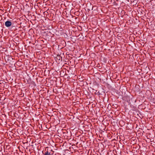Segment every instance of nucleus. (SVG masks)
<instances>
[{
    "instance_id": "7ed1b4c3",
    "label": "nucleus",
    "mask_w": 155,
    "mask_h": 155,
    "mask_svg": "<svg viewBox=\"0 0 155 155\" xmlns=\"http://www.w3.org/2000/svg\"><path fill=\"white\" fill-rule=\"evenodd\" d=\"M135 40H136V42H138V43H139L141 45H142V44L141 43V42H142L143 43V40L142 39H138V40L137 39H131V41L132 42H134V41L135 42Z\"/></svg>"
},
{
    "instance_id": "f03ea898",
    "label": "nucleus",
    "mask_w": 155,
    "mask_h": 155,
    "mask_svg": "<svg viewBox=\"0 0 155 155\" xmlns=\"http://www.w3.org/2000/svg\"><path fill=\"white\" fill-rule=\"evenodd\" d=\"M26 41L28 42L29 43H31L34 45L36 43L37 40H36V39H27ZM38 41H37V42Z\"/></svg>"
},
{
    "instance_id": "39448f33",
    "label": "nucleus",
    "mask_w": 155,
    "mask_h": 155,
    "mask_svg": "<svg viewBox=\"0 0 155 155\" xmlns=\"http://www.w3.org/2000/svg\"><path fill=\"white\" fill-rule=\"evenodd\" d=\"M97 41L99 44L98 45H102L103 44V41L101 40V39H97Z\"/></svg>"
},
{
    "instance_id": "0eeeda50",
    "label": "nucleus",
    "mask_w": 155,
    "mask_h": 155,
    "mask_svg": "<svg viewBox=\"0 0 155 155\" xmlns=\"http://www.w3.org/2000/svg\"><path fill=\"white\" fill-rule=\"evenodd\" d=\"M41 42V44H43V43H42V42H44V41L42 40H41L40 41Z\"/></svg>"
},
{
    "instance_id": "423d86ee",
    "label": "nucleus",
    "mask_w": 155,
    "mask_h": 155,
    "mask_svg": "<svg viewBox=\"0 0 155 155\" xmlns=\"http://www.w3.org/2000/svg\"><path fill=\"white\" fill-rule=\"evenodd\" d=\"M74 41H72L71 40V41H68V42H70L71 43L73 44L74 42L75 43V41H76V39H74Z\"/></svg>"
},
{
    "instance_id": "6e6552de",
    "label": "nucleus",
    "mask_w": 155,
    "mask_h": 155,
    "mask_svg": "<svg viewBox=\"0 0 155 155\" xmlns=\"http://www.w3.org/2000/svg\"><path fill=\"white\" fill-rule=\"evenodd\" d=\"M102 40H103V41H105V40H104V39H103Z\"/></svg>"
},
{
    "instance_id": "f257e3e1",
    "label": "nucleus",
    "mask_w": 155,
    "mask_h": 155,
    "mask_svg": "<svg viewBox=\"0 0 155 155\" xmlns=\"http://www.w3.org/2000/svg\"><path fill=\"white\" fill-rule=\"evenodd\" d=\"M54 151L50 148L49 149L48 147H46L45 148L44 155H52L53 154Z\"/></svg>"
},
{
    "instance_id": "20e7f679",
    "label": "nucleus",
    "mask_w": 155,
    "mask_h": 155,
    "mask_svg": "<svg viewBox=\"0 0 155 155\" xmlns=\"http://www.w3.org/2000/svg\"><path fill=\"white\" fill-rule=\"evenodd\" d=\"M12 25V23L11 21H7L5 22V26L7 27H9L10 26Z\"/></svg>"
}]
</instances>
